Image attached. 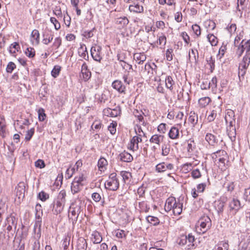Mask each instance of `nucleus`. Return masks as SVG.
Instances as JSON below:
<instances>
[{
  "label": "nucleus",
  "mask_w": 250,
  "mask_h": 250,
  "mask_svg": "<svg viewBox=\"0 0 250 250\" xmlns=\"http://www.w3.org/2000/svg\"><path fill=\"white\" fill-rule=\"evenodd\" d=\"M183 204L180 201L176 200L175 198L170 197L168 198L165 205V210L167 212L172 210L175 215H180L182 211Z\"/></svg>",
  "instance_id": "obj_1"
},
{
  "label": "nucleus",
  "mask_w": 250,
  "mask_h": 250,
  "mask_svg": "<svg viewBox=\"0 0 250 250\" xmlns=\"http://www.w3.org/2000/svg\"><path fill=\"white\" fill-rule=\"evenodd\" d=\"M121 65L122 66V68L124 69H125L126 71H127V73L124 75L123 79L124 82L125 83L129 84L130 83V82L132 81V79L130 76L129 74L130 70H133L132 66L131 65L126 63L123 60H121Z\"/></svg>",
  "instance_id": "obj_2"
},
{
  "label": "nucleus",
  "mask_w": 250,
  "mask_h": 250,
  "mask_svg": "<svg viewBox=\"0 0 250 250\" xmlns=\"http://www.w3.org/2000/svg\"><path fill=\"white\" fill-rule=\"evenodd\" d=\"M242 207V206L240 201L237 199L233 198L229 203V212L230 215H234Z\"/></svg>",
  "instance_id": "obj_3"
},
{
  "label": "nucleus",
  "mask_w": 250,
  "mask_h": 250,
  "mask_svg": "<svg viewBox=\"0 0 250 250\" xmlns=\"http://www.w3.org/2000/svg\"><path fill=\"white\" fill-rule=\"evenodd\" d=\"M245 50L246 51V54L249 53L250 51V40L247 41L242 40L238 46L236 53L240 57Z\"/></svg>",
  "instance_id": "obj_4"
},
{
  "label": "nucleus",
  "mask_w": 250,
  "mask_h": 250,
  "mask_svg": "<svg viewBox=\"0 0 250 250\" xmlns=\"http://www.w3.org/2000/svg\"><path fill=\"white\" fill-rule=\"evenodd\" d=\"M81 211V207L79 205L77 204H72L71 205L69 209V213H71V215L70 218L74 221H76Z\"/></svg>",
  "instance_id": "obj_5"
},
{
  "label": "nucleus",
  "mask_w": 250,
  "mask_h": 250,
  "mask_svg": "<svg viewBox=\"0 0 250 250\" xmlns=\"http://www.w3.org/2000/svg\"><path fill=\"white\" fill-rule=\"evenodd\" d=\"M103 114L110 117H116L120 115L121 113V108L119 106H117L114 109L110 108H105L103 110Z\"/></svg>",
  "instance_id": "obj_6"
},
{
  "label": "nucleus",
  "mask_w": 250,
  "mask_h": 250,
  "mask_svg": "<svg viewBox=\"0 0 250 250\" xmlns=\"http://www.w3.org/2000/svg\"><path fill=\"white\" fill-rule=\"evenodd\" d=\"M174 168V166L170 163H166L165 162L160 163L157 164L155 167V170L157 172L161 173L167 171V170H172Z\"/></svg>",
  "instance_id": "obj_7"
},
{
  "label": "nucleus",
  "mask_w": 250,
  "mask_h": 250,
  "mask_svg": "<svg viewBox=\"0 0 250 250\" xmlns=\"http://www.w3.org/2000/svg\"><path fill=\"white\" fill-rule=\"evenodd\" d=\"M199 223L201 227L204 229L202 230L203 232L206 231L211 226V221L208 216L201 217L199 220Z\"/></svg>",
  "instance_id": "obj_8"
},
{
  "label": "nucleus",
  "mask_w": 250,
  "mask_h": 250,
  "mask_svg": "<svg viewBox=\"0 0 250 250\" xmlns=\"http://www.w3.org/2000/svg\"><path fill=\"white\" fill-rule=\"evenodd\" d=\"M102 47L100 46H93L91 48V54L93 59L100 62L102 59L101 56Z\"/></svg>",
  "instance_id": "obj_9"
},
{
  "label": "nucleus",
  "mask_w": 250,
  "mask_h": 250,
  "mask_svg": "<svg viewBox=\"0 0 250 250\" xmlns=\"http://www.w3.org/2000/svg\"><path fill=\"white\" fill-rule=\"evenodd\" d=\"M142 135L141 134H138L137 136H134L130 141L129 147L130 149L133 151H135L138 149V144L142 141L141 138Z\"/></svg>",
  "instance_id": "obj_10"
},
{
  "label": "nucleus",
  "mask_w": 250,
  "mask_h": 250,
  "mask_svg": "<svg viewBox=\"0 0 250 250\" xmlns=\"http://www.w3.org/2000/svg\"><path fill=\"white\" fill-rule=\"evenodd\" d=\"M15 190L16 196L18 197L19 199L24 197L25 186L24 182H20L16 188Z\"/></svg>",
  "instance_id": "obj_11"
},
{
  "label": "nucleus",
  "mask_w": 250,
  "mask_h": 250,
  "mask_svg": "<svg viewBox=\"0 0 250 250\" xmlns=\"http://www.w3.org/2000/svg\"><path fill=\"white\" fill-rule=\"evenodd\" d=\"M225 120L227 125L235 124L234 112L231 109H227L226 112Z\"/></svg>",
  "instance_id": "obj_12"
},
{
  "label": "nucleus",
  "mask_w": 250,
  "mask_h": 250,
  "mask_svg": "<svg viewBox=\"0 0 250 250\" xmlns=\"http://www.w3.org/2000/svg\"><path fill=\"white\" fill-rule=\"evenodd\" d=\"M119 186L118 180H107L105 183V188L113 191L116 190Z\"/></svg>",
  "instance_id": "obj_13"
},
{
  "label": "nucleus",
  "mask_w": 250,
  "mask_h": 250,
  "mask_svg": "<svg viewBox=\"0 0 250 250\" xmlns=\"http://www.w3.org/2000/svg\"><path fill=\"white\" fill-rule=\"evenodd\" d=\"M54 205L53 209L54 213L58 214L61 213L63 209L65 203L62 202L61 201L56 199L54 202Z\"/></svg>",
  "instance_id": "obj_14"
},
{
  "label": "nucleus",
  "mask_w": 250,
  "mask_h": 250,
  "mask_svg": "<svg viewBox=\"0 0 250 250\" xmlns=\"http://www.w3.org/2000/svg\"><path fill=\"white\" fill-rule=\"evenodd\" d=\"M225 203L222 200H218L214 203V207L219 215H222L223 213Z\"/></svg>",
  "instance_id": "obj_15"
},
{
  "label": "nucleus",
  "mask_w": 250,
  "mask_h": 250,
  "mask_svg": "<svg viewBox=\"0 0 250 250\" xmlns=\"http://www.w3.org/2000/svg\"><path fill=\"white\" fill-rule=\"evenodd\" d=\"M81 73L83 80L87 81L91 77V72L87 69V66L84 62L82 66Z\"/></svg>",
  "instance_id": "obj_16"
},
{
  "label": "nucleus",
  "mask_w": 250,
  "mask_h": 250,
  "mask_svg": "<svg viewBox=\"0 0 250 250\" xmlns=\"http://www.w3.org/2000/svg\"><path fill=\"white\" fill-rule=\"evenodd\" d=\"M113 88L117 90L120 93H125V87L122 84L121 81L119 80L114 81L112 84Z\"/></svg>",
  "instance_id": "obj_17"
},
{
  "label": "nucleus",
  "mask_w": 250,
  "mask_h": 250,
  "mask_svg": "<svg viewBox=\"0 0 250 250\" xmlns=\"http://www.w3.org/2000/svg\"><path fill=\"white\" fill-rule=\"evenodd\" d=\"M119 159L121 161L125 162H131L133 158L132 155L126 151H124L121 153L119 156Z\"/></svg>",
  "instance_id": "obj_18"
},
{
  "label": "nucleus",
  "mask_w": 250,
  "mask_h": 250,
  "mask_svg": "<svg viewBox=\"0 0 250 250\" xmlns=\"http://www.w3.org/2000/svg\"><path fill=\"white\" fill-rule=\"evenodd\" d=\"M129 10L131 12L141 13L144 11L143 6L139 5L137 2L135 4H131L129 6Z\"/></svg>",
  "instance_id": "obj_19"
},
{
  "label": "nucleus",
  "mask_w": 250,
  "mask_h": 250,
  "mask_svg": "<svg viewBox=\"0 0 250 250\" xmlns=\"http://www.w3.org/2000/svg\"><path fill=\"white\" fill-rule=\"evenodd\" d=\"M83 184H79L76 181H73L71 183V190L73 194L78 193L82 189Z\"/></svg>",
  "instance_id": "obj_20"
},
{
  "label": "nucleus",
  "mask_w": 250,
  "mask_h": 250,
  "mask_svg": "<svg viewBox=\"0 0 250 250\" xmlns=\"http://www.w3.org/2000/svg\"><path fill=\"white\" fill-rule=\"evenodd\" d=\"M115 22L121 27H125L129 23V20L127 17L124 16L115 19Z\"/></svg>",
  "instance_id": "obj_21"
},
{
  "label": "nucleus",
  "mask_w": 250,
  "mask_h": 250,
  "mask_svg": "<svg viewBox=\"0 0 250 250\" xmlns=\"http://www.w3.org/2000/svg\"><path fill=\"white\" fill-rule=\"evenodd\" d=\"M42 36V42L46 45L48 44L52 41L53 38V34L49 31L44 32Z\"/></svg>",
  "instance_id": "obj_22"
},
{
  "label": "nucleus",
  "mask_w": 250,
  "mask_h": 250,
  "mask_svg": "<svg viewBox=\"0 0 250 250\" xmlns=\"http://www.w3.org/2000/svg\"><path fill=\"white\" fill-rule=\"evenodd\" d=\"M169 137L171 139H176L179 138V131L177 127L173 126L168 133Z\"/></svg>",
  "instance_id": "obj_23"
},
{
  "label": "nucleus",
  "mask_w": 250,
  "mask_h": 250,
  "mask_svg": "<svg viewBox=\"0 0 250 250\" xmlns=\"http://www.w3.org/2000/svg\"><path fill=\"white\" fill-rule=\"evenodd\" d=\"M205 139L208 144L211 146H214L218 143V140L216 137L211 133H207Z\"/></svg>",
  "instance_id": "obj_24"
},
{
  "label": "nucleus",
  "mask_w": 250,
  "mask_h": 250,
  "mask_svg": "<svg viewBox=\"0 0 250 250\" xmlns=\"http://www.w3.org/2000/svg\"><path fill=\"white\" fill-rule=\"evenodd\" d=\"M250 63V53L246 54L243 57V60L240 64V67L243 69H246L249 65Z\"/></svg>",
  "instance_id": "obj_25"
},
{
  "label": "nucleus",
  "mask_w": 250,
  "mask_h": 250,
  "mask_svg": "<svg viewBox=\"0 0 250 250\" xmlns=\"http://www.w3.org/2000/svg\"><path fill=\"white\" fill-rule=\"evenodd\" d=\"M134 59L138 62V64H142L145 62L146 59V56L144 53H137L134 54Z\"/></svg>",
  "instance_id": "obj_26"
},
{
  "label": "nucleus",
  "mask_w": 250,
  "mask_h": 250,
  "mask_svg": "<svg viewBox=\"0 0 250 250\" xmlns=\"http://www.w3.org/2000/svg\"><path fill=\"white\" fill-rule=\"evenodd\" d=\"M77 250H86L87 248V243L85 239L80 238L78 239L77 245Z\"/></svg>",
  "instance_id": "obj_27"
},
{
  "label": "nucleus",
  "mask_w": 250,
  "mask_h": 250,
  "mask_svg": "<svg viewBox=\"0 0 250 250\" xmlns=\"http://www.w3.org/2000/svg\"><path fill=\"white\" fill-rule=\"evenodd\" d=\"M79 55L82 58L86 59V57L88 58V52L86 47L84 44L82 45L78 49Z\"/></svg>",
  "instance_id": "obj_28"
},
{
  "label": "nucleus",
  "mask_w": 250,
  "mask_h": 250,
  "mask_svg": "<svg viewBox=\"0 0 250 250\" xmlns=\"http://www.w3.org/2000/svg\"><path fill=\"white\" fill-rule=\"evenodd\" d=\"M229 245L227 242H221L216 245L212 250H229Z\"/></svg>",
  "instance_id": "obj_29"
},
{
  "label": "nucleus",
  "mask_w": 250,
  "mask_h": 250,
  "mask_svg": "<svg viewBox=\"0 0 250 250\" xmlns=\"http://www.w3.org/2000/svg\"><path fill=\"white\" fill-rule=\"evenodd\" d=\"M164 136L161 135L155 134L153 135L149 140V141L151 143L156 144L158 145H160V143L163 141Z\"/></svg>",
  "instance_id": "obj_30"
},
{
  "label": "nucleus",
  "mask_w": 250,
  "mask_h": 250,
  "mask_svg": "<svg viewBox=\"0 0 250 250\" xmlns=\"http://www.w3.org/2000/svg\"><path fill=\"white\" fill-rule=\"evenodd\" d=\"M221 109L219 107H216L215 109L212 110L210 114H209V115L208 117V120L209 122L214 121V120L217 117V113H219Z\"/></svg>",
  "instance_id": "obj_31"
},
{
  "label": "nucleus",
  "mask_w": 250,
  "mask_h": 250,
  "mask_svg": "<svg viewBox=\"0 0 250 250\" xmlns=\"http://www.w3.org/2000/svg\"><path fill=\"white\" fill-rule=\"evenodd\" d=\"M194 240L195 239L194 236L191 234H188V236H187V241H188V244L187 246H186L185 248L188 250L194 249L195 246L193 243Z\"/></svg>",
  "instance_id": "obj_32"
},
{
  "label": "nucleus",
  "mask_w": 250,
  "mask_h": 250,
  "mask_svg": "<svg viewBox=\"0 0 250 250\" xmlns=\"http://www.w3.org/2000/svg\"><path fill=\"white\" fill-rule=\"evenodd\" d=\"M188 121L192 126H195L198 122V115L194 112L191 111L189 113Z\"/></svg>",
  "instance_id": "obj_33"
},
{
  "label": "nucleus",
  "mask_w": 250,
  "mask_h": 250,
  "mask_svg": "<svg viewBox=\"0 0 250 250\" xmlns=\"http://www.w3.org/2000/svg\"><path fill=\"white\" fill-rule=\"evenodd\" d=\"M166 86L167 88L169 89L170 91L173 89V85L175 84V82L170 76H168L165 79Z\"/></svg>",
  "instance_id": "obj_34"
},
{
  "label": "nucleus",
  "mask_w": 250,
  "mask_h": 250,
  "mask_svg": "<svg viewBox=\"0 0 250 250\" xmlns=\"http://www.w3.org/2000/svg\"><path fill=\"white\" fill-rule=\"evenodd\" d=\"M107 165V161L106 160L103 158L101 157L98 161V167L101 171H104V170L106 168V166Z\"/></svg>",
  "instance_id": "obj_35"
},
{
  "label": "nucleus",
  "mask_w": 250,
  "mask_h": 250,
  "mask_svg": "<svg viewBox=\"0 0 250 250\" xmlns=\"http://www.w3.org/2000/svg\"><path fill=\"white\" fill-rule=\"evenodd\" d=\"M135 116L137 118L140 123H142V124L145 125L146 123L144 121V118L143 116L144 113L142 111H139L138 110H135L133 112Z\"/></svg>",
  "instance_id": "obj_36"
},
{
  "label": "nucleus",
  "mask_w": 250,
  "mask_h": 250,
  "mask_svg": "<svg viewBox=\"0 0 250 250\" xmlns=\"http://www.w3.org/2000/svg\"><path fill=\"white\" fill-rule=\"evenodd\" d=\"M227 154L225 150H220L212 154V157L215 162L217 161V159L219 157L227 156Z\"/></svg>",
  "instance_id": "obj_37"
},
{
  "label": "nucleus",
  "mask_w": 250,
  "mask_h": 250,
  "mask_svg": "<svg viewBox=\"0 0 250 250\" xmlns=\"http://www.w3.org/2000/svg\"><path fill=\"white\" fill-rule=\"evenodd\" d=\"M196 55L197 58H198V52L197 50L191 49V51L189 52L188 56L189 59L191 62H196L197 61Z\"/></svg>",
  "instance_id": "obj_38"
},
{
  "label": "nucleus",
  "mask_w": 250,
  "mask_h": 250,
  "mask_svg": "<svg viewBox=\"0 0 250 250\" xmlns=\"http://www.w3.org/2000/svg\"><path fill=\"white\" fill-rule=\"evenodd\" d=\"M210 102V99L208 97L201 98L198 100L199 105L203 107L208 105Z\"/></svg>",
  "instance_id": "obj_39"
},
{
  "label": "nucleus",
  "mask_w": 250,
  "mask_h": 250,
  "mask_svg": "<svg viewBox=\"0 0 250 250\" xmlns=\"http://www.w3.org/2000/svg\"><path fill=\"white\" fill-rule=\"evenodd\" d=\"M146 220L149 223L153 226L157 225L160 222L159 220L157 217L152 216H148L146 217Z\"/></svg>",
  "instance_id": "obj_40"
},
{
  "label": "nucleus",
  "mask_w": 250,
  "mask_h": 250,
  "mask_svg": "<svg viewBox=\"0 0 250 250\" xmlns=\"http://www.w3.org/2000/svg\"><path fill=\"white\" fill-rule=\"evenodd\" d=\"M92 241L95 244H99L102 241V238L100 233L98 232H95L92 234Z\"/></svg>",
  "instance_id": "obj_41"
},
{
  "label": "nucleus",
  "mask_w": 250,
  "mask_h": 250,
  "mask_svg": "<svg viewBox=\"0 0 250 250\" xmlns=\"http://www.w3.org/2000/svg\"><path fill=\"white\" fill-rule=\"evenodd\" d=\"M70 236L68 234L65 235L63 238L62 240V246L64 250H66L67 249L70 244Z\"/></svg>",
  "instance_id": "obj_42"
},
{
  "label": "nucleus",
  "mask_w": 250,
  "mask_h": 250,
  "mask_svg": "<svg viewBox=\"0 0 250 250\" xmlns=\"http://www.w3.org/2000/svg\"><path fill=\"white\" fill-rule=\"evenodd\" d=\"M139 207L142 211L147 212L149 211L150 208L145 201H142L139 203Z\"/></svg>",
  "instance_id": "obj_43"
},
{
  "label": "nucleus",
  "mask_w": 250,
  "mask_h": 250,
  "mask_svg": "<svg viewBox=\"0 0 250 250\" xmlns=\"http://www.w3.org/2000/svg\"><path fill=\"white\" fill-rule=\"evenodd\" d=\"M170 146L169 145L165 144L162 146V155L163 156H167L170 152Z\"/></svg>",
  "instance_id": "obj_44"
},
{
  "label": "nucleus",
  "mask_w": 250,
  "mask_h": 250,
  "mask_svg": "<svg viewBox=\"0 0 250 250\" xmlns=\"http://www.w3.org/2000/svg\"><path fill=\"white\" fill-rule=\"evenodd\" d=\"M208 40L212 46H215L217 45L218 41L217 38L213 34L208 35Z\"/></svg>",
  "instance_id": "obj_45"
},
{
  "label": "nucleus",
  "mask_w": 250,
  "mask_h": 250,
  "mask_svg": "<svg viewBox=\"0 0 250 250\" xmlns=\"http://www.w3.org/2000/svg\"><path fill=\"white\" fill-rule=\"evenodd\" d=\"M120 174L123 177L125 182L129 181L131 178V173L126 171H122L120 172Z\"/></svg>",
  "instance_id": "obj_46"
},
{
  "label": "nucleus",
  "mask_w": 250,
  "mask_h": 250,
  "mask_svg": "<svg viewBox=\"0 0 250 250\" xmlns=\"http://www.w3.org/2000/svg\"><path fill=\"white\" fill-rule=\"evenodd\" d=\"M38 197L42 201L44 202L49 198V195L44 191H42L39 193Z\"/></svg>",
  "instance_id": "obj_47"
},
{
  "label": "nucleus",
  "mask_w": 250,
  "mask_h": 250,
  "mask_svg": "<svg viewBox=\"0 0 250 250\" xmlns=\"http://www.w3.org/2000/svg\"><path fill=\"white\" fill-rule=\"evenodd\" d=\"M61 67L59 65H55L51 71V75L54 78H57L60 72Z\"/></svg>",
  "instance_id": "obj_48"
},
{
  "label": "nucleus",
  "mask_w": 250,
  "mask_h": 250,
  "mask_svg": "<svg viewBox=\"0 0 250 250\" xmlns=\"http://www.w3.org/2000/svg\"><path fill=\"white\" fill-rule=\"evenodd\" d=\"M31 36L32 38L35 39L37 44H39L40 42V33L38 30L34 29L32 31Z\"/></svg>",
  "instance_id": "obj_49"
},
{
  "label": "nucleus",
  "mask_w": 250,
  "mask_h": 250,
  "mask_svg": "<svg viewBox=\"0 0 250 250\" xmlns=\"http://www.w3.org/2000/svg\"><path fill=\"white\" fill-rule=\"evenodd\" d=\"M65 197L66 192L64 190H62L59 192L56 200L65 203Z\"/></svg>",
  "instance_id": "obj_50"
},
{
  "label": "nucleus",
  "mask_w": 250,
  "mask_h": 250,
  "mask_svg": "<svg viewBox=\"0 0 250 250\" xmlns=\"http://www.w3.org/2000/svg\"><path fill=\"white\" fill-rule=\"evenodd\" d=\"M75 167L68 168L65 172V176L66 179H70L76 171Z\"/></svg>",
  "instance_id": "obj_51"
},
{
  "label": "nucleus",
  "mask_w": 250,
  "mask_h": 250,
  "mask_svg": "<svg viewBox=\"0 0 250 250\" xmlns=\"http://www.w3.org/2000/svg\"><path fill=\"white\" fill-rule=\"evenodd\" d=\"M26 55L29 58H33L35 55V51L33 48L28 47L25 51Z\"/></svg>",
  "instance_id": "obj_52"
},
{
  "label": "nucleus",
  "mask_w": 250,
  "mask_h": 250,
  "mask_svg": "<svg viewBox=\"0 0 250 250\" xmlns=\"http://www.w3.org/2000/svg\"><path fill=\"white\" fill-rule=\"evenodd\" d=\"M34 131H35L34 128H32L28 130L26 132V133L25 134V140L26 141H29L30 140V139H31L32 137L33 136V135L34 134Z\"/></svg>",
  "instance_id": "obj_53"
},
{
  "label": "nucleus",
  "mask_w": 250,
  "mask_h": 250,
  "mask_svg": "<svg viewBox=\"0 0 250 250\" xmlns=\"http://www.w3.org/2000/svg\"><path fill=\"white\" fill-rule=\"evenodd\" d=\"M191 175L193 179H198L201 177V173L198 168H196L192 171Z\"/></svg>",
  "instance_id": "obj_54"
},
{
  "label": "nucleus",
  "mask_w": 250,
  "mask_h": 250,
  "mask_svg": "<svg viewBox=\"0 0 250 250\" xmlns=\"http://www.w3.org/2000/svg\"><path fill=\"white\" fill-rule=\"evenodd\" d=\"M16 68V64L12 62H9L6 67V72L9 73H11L13 70Z\"/></svg>",
  "instance_id": "obj_55"
},
{
  "label": "nucleus",
  "mask_w": 250,
  "mask_h": 250,
  "mask_svg": "<svg viewBox=\"0 0 250 250\" xmlns=\"http://www.w3.org/2000/svg\"><path fill=\"white\" fill-rule=\"evenodd\" d=\"M195 145L193 140H189L188 141L187 150L188 152H191L195 148Z\"/></svg>",
  "instance_id": "obj_56"
},
{
  "label": "nucleus",
  "mask_w": 250,
  "mask_h": 250,
  "mask_svg": "<svg viewBox=\"0 0 250 250\" xmlns=\"http://www.w3.org/2000/svg\"><path fill=\"white\" fill-rule=\"evenodd\" d=\"M6 222L7 224H10L12 226H15L16 227V221L14 216L10 215L6 218Z\"/></svg>",
  "instance_id": "obj_57"
},
{
  "label": "nucleus",
  "mask_w": 250,
  "mask_h": 250,
  "mask_svg": "<svg viewBox=\"0 0 250 250\" xmlns=\"http://www.w3.org/2000/svg\"><path fill=\"white\" fill-rule=\"evenodd\" d=\"M46 116L45 114L44 113V110L43 108H40L38 110V117L39 120L40 121H43L45 119V117Z\"/></svg>",
  "instance_id": "obj_58"
},
{
  "label": "nucleus",
  "mask_w": 250,
  "mask_h": 250,
  "mask_svg": "<svg viewBox=\"0 0 250 250\" xmlns=\"http://www.w3.org/2000/svg\"><path fill=\"white\" fill-rule=\"evenodd\" d=\"M207 61L210 66L211 72H212L215 67V60L212 57H210Z\"/></svg>",
  "instance_id": "obj_59"
},
{
  "label": "nucleus",
  "mask_w": 250,
  "mask_h": 250,
  "mask_svg": "<svg viewBox=\"0 0 250 250\" xmlns=\"http://www.w3.org/2000/svg\"><path fill=\"white\" fill-rule=\"evenodd\" d=\"M50 21L54 24L56 30H59L61 28V25L56 18L51 17L50 18Z\"/></svg>",
  "instance_id": "obj_60"
},
{
  "label": "nucleus",
  "mask_w": 250,
  "mask_h": 250,
  "mask_svg": "<svg viewBox=\"0 0 250 250\" xmlns=\"http://www.w3.org/2000/svg\"><path fill=\"white\" fill-rule=\"evenodd\" d=\"M172 53H173V50L172 49H168L166 51V57L167 60L168 61H170L172 60V59H173Z\"/></svg>",
  "instance_id": "obj_61"
},
{
  "label": "nucleus",
  "mask_w": 250,
  "mask_h": 250,
  "mask_svg": "<svg viewBox=\"0 0 250 250\" xmlns=\"http://www.w3.org/2000/svg\"><path fill=\"white\" fill-rule=\"evenodd\" d=\"M210 83L208 80H204L201 84V87L202 89H207L210 88Z\"/></svg>",
  "instance_id": "obj_62"
},
{
  "label": "nucleus",
  "mask_w": 250,
  "mask_h": 250,
  "mask_svg": "<svg viewBox=\"0 0 250 250\" xmlns=\"http://www.w3.org/2000/svg\"><path fill=\"white\" fill-rule=\"evenodd\" d=\"M192 30L197 36H199L201 34L200 27L197 24H194L192 26Z\"/></svg>",
  "instance_id": "obj_63"
},
{
  "label": "nucleus",
  "mask_w": 250,
  "mask_h": 250,
  "mask_svg": "<svg viewBox=\"0 0 250 250\" xmlns=\"http://www.w3.org/2000/svg\"><path fill=\"white\" fill-rule=\"evenodd\" d=\"M244 198L246 201L250 202V187L245 189Z\"/></svg>",
  "instance_id": "obj_64"
}]
</instances>
